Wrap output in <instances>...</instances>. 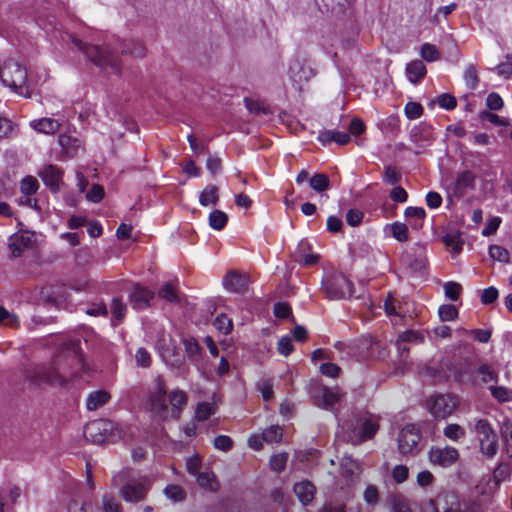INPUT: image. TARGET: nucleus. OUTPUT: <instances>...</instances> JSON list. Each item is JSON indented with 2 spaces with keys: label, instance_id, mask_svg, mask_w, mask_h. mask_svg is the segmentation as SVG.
Masks as SVG:
<instances>
[{
  "label": "nucleus",
  "instance_id": "f257e3e1",
  "mask_svg": "<svg viewBox=\"0 0 512 512\" xmlns=\"http://www.w3.org/2000/svg\"><path fill=\"white\" fill-rule=\"evenodd\" d=\"M79 341H71L68 350L72 353L69 363L73 365L69 370L67 365H59L53 362L49 365H37L26 371V378L34 385L65 386L69 378L79 377L82 373H89L90 368L86 364L81 353Z\"/></svg>",
  "mask_w": 512,
  "mask_h": 512
},
{
  "label": "nucleus",
  "instance_id": "f03ea898",
  "mask_svg": "<svg viewBox=\"0 0 512 512\" xmlns=\"http://www.w3.org/2000/svg\"><path fill=\"white\" fill-rule=\"evenodd\" d=\"M0 79L18 95L25 98L32 96V84L28 80L27 69L14 59H9L0 65Z\"/></svg>",
  "mask_w": 512,
  "mask_h": 512
},
{
  "label": "nucleus",
  "instance_id": "7ed1b4c3",
  "mask_svg": "<svg viewBox=\"0 0 512 512\" xmlns=\"http://www.w3.org/2000/svg\"><path fill=\"white\" fill-rule=\"evenodd\" d=\"M468 428L473 432L479 443L482 458L492 460L498 453V435L491 423L484 418H473L468 421Z\"/></svg>",
  "mask_w": 512,
  "mask_h": 512
},
{
  "label": "nucleus",
  "instance_id": "20e7f679",
  "mask_svg": "<svg viewBox=\"0 0 512 512\" xmlns=\"http://www.w3.org/2000/svg\"><path fill=\"white\" fill-rule=\"evenodd\" d=\"M70 38L75 47L101 70L111 74H120V61L114 53L106 48L103 49L96 45L84 43L74 36H70Z\"/></svg>",
  "mask_w": 512,
  "mask_h": 512
},
{
  "label": "nucleus",
  "instance_id": "39448f33",
  "mask_svg": "<svg viewBox=\"0 0 512 512\" xmlns=\"http://www.w3.org/2000/svg\"><path fill=\"white\" fill-rule=\"evenodd\" d=\"M379 428L378 418L371 414H362L342 425L347 441L354 445L371 439Z\"/></svg>",
  "mask_w": 512,
  "mask_h": 512
},
{
  "label": "nucleus",
  "instance_id": "423d86ee",
  "mask_svg": "<svg viewBox=\"0 0 512 512\" xmlns=\"http://www.w3.org/2000/svg\"><path fill=\"white\" fill-rule=\"evenodd\" d=\"M146 408L156 419L166 420L169 417L166 385L161 376L155 377L151 384L147 394Z\"/></svg>",
  "mask_w": 512,
  "mask_h": 512
},
{
  "label": "nucleus",
  "instance_id": "0eeeda50",
  "mask_svg": "<svg viewBox=\"0 0 512 512\" xmlns=\"http://www.w3.org/2000/svg\"><path fill=\"white\" fill-rule=\"evenodd\" d=\"M322 290L327 298L341 300L352 296L353 283L340 272H330L322 278Z\"/></svg>",
  "mask_w": 512,
  "mask_h": 512
},
{
  "label": "nucleus",
  "instance_id": "6e6552de",
  "mask_svg": "<svg viewBox=\"0 0 512 512\" xmlns=\"http://www.w3.org/2000/svg\"><path fill=\"white\" fill-rule=\"evenodd\" d=\"M151 487V480L147 476L131 477L120 488V495L126 502L136 503L143 501Z\"/></svg>",
  "mask_w": 512,
  "mask_h": 512
},
{
  "label": "nucleus",
  "instance_id": "1a4fd4ad",
  "mask_svg": "<svg viewBox=\"0 0 512 512\" xmlns=\"http://www.w3.org/2000/svg\"><path fill=\"white\" fill-rule=\"evenodd\" d=\"M430 413L436 419H445L457 408L456 397L447 394H440L432 397L427 402Z\"/></svg>",
  "mask_w": 512,
  "mask_h": 512
},
{
  "label": "nucleus",
  "instance_id": "9d476101",
  "mask_svg": "<svg viewBox=\"0 0 512 512\" xmlns=\"http://www.w3.org/2000/svg\"><path fill=\"white\" fill-rule=\"evenodd\" d=\"M429 461L442 468L453 466L459 459V452L452 446H432L428 452Z\"/></svg>",
  "mask_w": 512,
  "mask_h": 512
},
{
  "label": "nucleus",
  "instance_id": "9b49d317",
  "mask_svg": "<svg viewBox=\"0 0 512 512\" xmlns=\"http://www.w3.org/2000/svg\"><path fill=\"white\" fill-rule=\"evenodd\" d=\"M421 440V433L414 424L404 426L398 435V449L401 454L412 453Z\"/></svg>",
  "mask_w": 512,
  "mask_h": 512
},
{
  "label": "nucleus",
  "instance_id": "f8f14e48",
  "mask_svg": "<svg viewBox=\"0 0 512 512\" xmlns=\"http://www.w3.org/2000/svg\"><path fill=\"white\" fill-rule=\"evenodd\" d=\"M38 175L52 192L59 191L60 185L63 183V172L61 169L55 165L47 164L40 169Z\"/></svg>",
  "mask_w": 512,
  "mask_h": 512
},
{
  "label": "nucleus",
  "instance_id": "ddd939ff",
  "mask_svg": "<svg viewBox=\"0 0 512 512\" xmlns=\"http://www.w3.org/2000/svg\"><path fill=\"white\" fill-rule=\"evenodd\" d=\"M153 297L152 291L140 285H135L129 294L130 303L136 310L148 308Z\"/></svg>",
  "mask_w": 512,
  "mask_h": 512
},
{
  "label": "nucleus",
  "instance_id": "4468645a",
  "mask_svg": "<svg viewBox=\"0 0 512 512\" xmlns=\"http://www.w3.org/2000/svg\"><path fill=\"white\" fill-rule=\"evenodd\" d=\"M35 242V234L30 231H21L10 237V248L14 256L33 246Z\"/></svg>",
  "mask_w": 512,
  "mask_h": 512
},
{
  "label": "nucleus",
  "instance_id": "2eb2a0df",
  "mask_svg": "<svg viewBox=\"0 0 512 512\" xmlns=\"http://www.w3.org/2000/svg\"><path fill=\"white\" fill-rule=\"evenodd\" d=\"M248 283L245 275L236 272H230L223 278L225 289L233 293H244L248 289Z\"/></svg>",
  "mask_w": 512,
  "mask_h": 512
},
{
  "label": "nucleus",
  "instance_id": "dca6fc26",
  "mask_svg": "<svg viewBox=\"0 0 512 512\" xmlns=\"http://www.w3.org/2000/svg\"><path fill=\"white\" fill-rule=\"evenodd\" d=\"M168 400L171 405V409H169V416L178 419L182 410L188 403V396L186 392L180 389H174L169 393Z\"/></svg>",
  "mask_w": 512,
  "mask_h": 512
},
{
  "label": "nucleus",
  "instance_id": "f3484780",
  "mask_svg": "<svg viewBox=\"0 0 512 512\" xmlns=\"http://www.w3.org/2000/svg\"><path fill=\"white\" fill-rule=\"evenodd\" d=\"M113 429V423L110 421H94L88 424L85 428V435L87 437L91 436L93 441L102 442L106 440L105 433Z\"/></svg>",
  "mask_w": 512,
  "mask_h": 512
},
{
  "label": "nucleus",
  "instance_id": "a211bd4d",
  "mask_svg": "<svg viewBox=\"0 0 512 512\" xmlns=\"http://www.w3.org/2000/svg\"><path fill=\"white\" fill-rule=\"evenodd\" d=\"M423 343L424 342V336L415 330H406L403 333H401L397 340H396V347L398 349V352L400 353L401 357H404V355H408L409 348L406 346V343Z\"/></svg>",
  "mask_w": 512,
  "mask_h": 512
},
{
  "label": "nucleus",
  "instance_id": "6ab92c4d",
  "mask_svg": "<svg viewBox=\"0 0 512 512\" xmlns=\"http://www.w3.org/2000/svg\"><path fill=\"white\" fill-rule=\"evenodd\" d=\"M317 140L324 146L330 145L332 142L346 145L350 142L351 137L349 133L338 130H322L319 132Z\"/></svg>",
  "mask_w": 512,
  "mask_h": 512
},
{
  "label": "nucleus",
  "instance_id": "aec40b11",
  "mask_svg": "<svg viewBox=\"0 0 512 512\" xmlns=\"http://www.w3.org/2000/svg\"><path fill=\"white\" fill-rule=\"evenodd\" d=\"M320 393L321 400L319 401L318 406L327 410L332 409L337 403H339L343 396L342 390L338 386L332 388L323 387Z\"/></svg>",
  "mask_w": 512,
  "mask_h": 512
},
{
  "label": "nucleus",
  "instance_id": "412c9836",
  "mask_svg": "<svg viewBox=\"0 0 512 512\" xmlns=\"http://www.w3.org/2000/svg\"><path fill=\"white\" fill-rule=\"evenodd\" d=\"M61 126L59 120L54 118H38L30 121V127L38 133L52 135L56 133Z\"/></svg>",
  "mask_w": 512,
  "mask_h": 512
},
{
  "label": "nucleus",
  "instance_id": "4be33fe9",
  "mask_svg": "<svg viewBox=\"0 0 512 512\" xmlns=\"http://www.w3.org/2000/svg\"><path fill=\"white\" fill-rule=\"evenodd\" d=\"M294 493L299 501L304 505H309L315 496V486L308 480H303L294 485Z\"/></svg>",
  "mask_w": 512,
  "mask_h": 512
},
{
  "label": "nucleus",
  "instance_id": "5701e85b",
  "mask_svg": "<svg viewBox=\"0 0 512 512\" xmlns=\"http://www.w3.org/2000/svg\"><path fill=\"white\" fill-rule=\"evenodd\" d=\"M58 143L67 157H74L82 148V141L68 134H60Z\"/></svg>",
  "mask_w": 512,
  "mask_h": 512
},
{
  "label": "nucleus",
  "instance_id": "b1692460",
  "mask_svg": "<svg viewBox=\"0 0 512 512\" xmlns=\"http://www.w3.org/2000/svg\"><path fill=\"white\" fill-rule=\"evenodd\" d=\"M110 399L108 392L104 390L93 391L86 398V407L89 411H95L104 406Z\"/></svg>",
  "mask_w": 512,
  "mask_h": 512
},
{
  "label": "nucleus",
  "instance_id": "393cba45",
  "mask_svg": "<svg viewBox=\"0 0 512 512\" xmlns=\"http://www.w3.org/2000/svg\"><path fill=\"white\" fill-rule=\"evenodd\" d=\"M426 73V67L421 60H413L406 65V74L411 83H418Z\"/></svg>",
  "mask_w": 512,
  "mask_h": 512
},
{
  "label": "nucleus",
  "instance_id": "a878e982",
  "mask_svg": "<svg viewBox=\"0 0 512 512\" xmlns=\"http://www.w3.org/2000/svg\"><path fill=\"white\" fill-rule=\"evenodd\" d=\"M342 475L348 482L354 481V478L359 475L360 468L358 463L351 457H343L340 463Z\"/></svg>",
  "mask_w": 512,
  "mask_h": 512
},
{
  "label": "nucleus",
  "instance_id": "bb28decb",
  "mask_svg": "<svg viewBox=\"0 0 512 512\" xmlns=\"http://www.w3.org/2000/svg\"><path fill=\"white\" fill-rule=\"evenodd\" d=\"M405 216L409 219L410 225L414 229L421 228L423 225L424 218L426 216V211L422 207H407L405 209Z\"/></svg>",
  "mask_w": 512,
  "mask_h": 512
},
{
  "label": "nucleus",
  "instance_id": "cd10ccee",
  "mask_svg": "<svg viewBox=\"0 0 512 512\" xmlns=\"http://www.w3.org/2000/svg\"><path fill=\"white\" fill-rule=\"evenodd\" d=\"M307 247V243L302 241L300 242L297 251L295 252V260L305 266L314 265L318 262L319 256L317 254H307L305 253V248Z\"/></svg>",
  "mask_w": 512,
  "mask_h": 512
},
{
  "label": "nucleus",
  "instance_id": "c85d7f7f",
  "mask_svg": "<svg viewBox=\"0 0 512 512\" xmlns=\"http://www.w3.org/2000/svg\"><path fill=\"white\" fill-rule=\"evenodd\" d=\"M443 434L446 438L453 442H458L466 437L465 429L456 423L448 424L443 429Z\"/></svg>",
  "mask_w": 512,
  "mask_h": 512
},
{
  "label": "nucleus",
  "instance_id": "c756f323",
  "mask_svg": "<svg viewBox=\"0 0 512 512\" xmlns=\"http://www.w3.org/2000/svg\"><path fill=\"white\" fill-rule=\"evenodd\" d=\"M218 201V189L214 185L207 186L199 197L202 206L215 205Z\"/></svg>",
  "mask_w": 512,
  "mask_h": 512
},
{
  "label": "nucleus",
  "instance_id": "7c9ffc66",
  "mask_svg": "<svg viewBox=\"0 0 512 512\" xmlns=\"http://www.w3.org/2000/svg\"><path fill=\"white\" fill-rule=\"evenodd\" d=\"M216 408L213 403L200 402L195 409V419L197 421H205L215 414Z\"/></svg>",
  "mask_w": 512,
  "mask_h": 512
},
{
  "label": "nucleus",
  "instance_id": "2f4dec72",
  "mask_svg": "<svg viewBox=\"0 0 512 512\" xmlns=\"http://www.w3.org/2000/svg\"><path fill=\"white\" fill-rule=\"evenodd\" d=\"M20 325L19 317L0 306V326L16 328Z\"/></svg>",
  "mask_w": 512,
  "mask_h": 512
},
{
  "label": "nucleus",
  "instance_id": "473e14b6",
  "mask_svg": "<svg viewBox=\"0 0 512 512\" xmlns=\"http://www.w3.org/2000/svg\"><path fill=\"white\" fill-rule=\"evenodd\" d=\"M145 47L140 41L131 40L122 48V53L129 54L136 58H141L145 55Z\"/></svg>",
  "mask_w": 512,
  "mask_h": 512
},
{
  "label": "nucleus",
  "instance_id": "72a5a7b5",
  "mask_svg": "<svg viewBox=\"0 0 512 512\" xmlns=\"http://www.w3.org/2000/svg\"><path fill=\"white\" fill-rule=\"evenodd\" d=\"M228 217L221 210H214L209 215V225L214 230H222L227 224Z\"/></svg>",
  "mask_w": 512,
  "mask_h": 512
},
{
  "label": "nucleus",
  "instance_id": "f704fd0d",
  "mask_svg": "<svg viewBox=\"0 0 512 512\" xmlns=\"http://www.w3.org/2000/svg\"><path fill=\"white\" fill-rule=\"evenodd\" d=\"M310 187L316 192H323L330 186V181L325 174H315L309 180Z\"/></svg>",
  "mask_w": 512,
  "mask_h": 512
},
{
  "label": "nucleus",
  "instance_id": "c9c22d12",
  "mask_svg": "<svg viewBox=\"0 0 512 512\" xmlns=\"http://www.w3.org/2000/svg\"><path fill=\"white\" fill-rule=\"evenodd\" d=\"M160 298L167 300L170 303L180 302V297L176 288L171 283H165L158 292Z\"/></svg>",
  "mask_w": 512,
  "mask_h": 512
},
{
  "label": "nucleus",
  "instance_id": "e433bc0d",
  "mask_svg": "<svg viewBox=\"0 0 512 512\" xmlns=\"http://www.w3.org/2000/svg\"><path fill=\"white\" fill-rule=\"evenodd\" d=\"M197 483L200 487L215 490L217 488V481L215 479V475L212 472H201L197 476Z\"/></svg>",
  "mask_w": 512,
  "mask_h": 512
},
{
  "label": "nucleus",
  "instance_id": "4c0bfd02",
  "mask_svg": "<svg viewBox=\"0 0 512 512\" xmlns=\"http://www.w3.org/2000/svg\"><path fill=\"white\" fill-rule=\"evenodd\" d=\"M421 57L427 62H435L440 58V52L437 47L430 43H424L420 49Z\"/></svg>",
  "mask_w": 512,
  "mask_h": 512
},
{
  "label": "nucleus",
  "instance_id": "58836bf2",
  "mask_svg": "<svg viewBox=\"0 0 512 512\" xmlns=\"http://www.w3.org/2000/svg\"><path fill=\"white\" fill-rule=\"evenodd\" d=\"M282 428L279 425H272L262 432V438L267 443H277L282 439Z\"/></svg>",
  "mask_w": 512,
  "mask_h": 512
},
{
  "label": "nucleus",
  "instance_id": "ea45409f",
  "mask_svg": "<svg viewBox=\"0 0 512 512\" xmlns=\"http://www.w3.org/2000/svg\"><path fill=\"white\" fill-rule=\"evenodd\" d=\"M185 351L191 361H198L200 356V346L194 338L183 339Z\"/></svg>",
  "mask_w": 512,
  "mask_h": 512
},
{
  "label": "nucleus",
  "instance_id": "a19ab883",
  "mask_svg": "<svg viewBox=\"0 0 512 512\" xmlns=\"http://www.w3.org/2000/svg\"><path fill=\"white\" fill-rule=\"evenodd\" d=\"M164 494L173 502L183 501L186 497L185 490L182 487L173 484L166 486L164 489Z\"/></svg>",
  "mask_w": 512,
  "mask_h": 512
},
{
  "label": "nucleus",
  "instance_id": "79ce46f5",
  "mask_svg": "<svg viewBox=\"0 0 512 512\" xmlns=\"http://www.w3.org/2000/svg\"><path fill=\"white\" fill-rule=\"evenodd\" d=\"M489 256L498 262L508 263L510 260V254L507 249L500 245H491L489 247Z\"/></svg>",
  "mask_w": 512,
  "mask_h": 512
},
{
  "label": "nucleus",
  "instance_id": "37998d69",
  "mask_svg": "<svg viewBox=\"0 0 512 512\" xmlns=\"http://www.w3.org/2000/svg\"><path fill=\"white\" fill-rule=\"evenodd\" d=\"M39 183L33 176H26L20 182V190L25 195H33L37 192Z\"/></svg>",
  "mask_w": 512,
  "mask_h": 512
},
{
  "label": "nucleus",
  "instance_id": "c03bdc74",
  "mask_svg": "<svg viewBox=\"0 0 512 512\" xmlns=\"http://www.w3.org/2000/svg\"><path fill=\"white\" fill-rule=\"evenodd\" d=\"M438 315L442 322L453 321L458 317V310L454 305H441L438 309Z\"/></svg>",
  "mask_w": 512,
  "mask_h": 512
},
{
  "label": "nucleus",
  "instance_id": "a18cd8bd",
  "mask_svg": "<svg viewBox=\"0 0 512 512\" xmlns=\"http://www.w3.org/2000/svg\"><path fill=\"white\" fill-rule=\"evenodd\" d=\"M445 296L452 301H457L462 291V286L453 281H448L443 284Z\"/></svg>",
  "mask_w": 512,
  "mask_h": 512
},
{
  "label": "nucleus",
  "instance_id": "49530a36",
  "mask_svg": "<svg viewBox=\"0 0 512 512\" xmlns=\"http://www.w3.org/2000/svg\"><path fill=\"white\" fill-rule=\"evenodd\" d=\"M256 386L265 402H269L273 399V385L270 380L261 379L259 382H257Z\"/></svg>",
  "mask_w": 512,
  "mask_h": 512
},
{
  "label": "nucleus",
  "instance_id": "de8ad7c7",
  "mask_svg": "<svg viewBox=\"0 0 512 512\" xmlns=\"http://www.w3.org/2000/svg\"><path fill=\"white\" fill-rule=\"evenodd\" d=\"M511 468L508 463L501 462L493 471V477L496 483L507 480L510 476Z\"/></svg>",
  "mask_w": 512,
  "mask_h": 512
},
{
  "label": "nucleus",
  "instance_id": "09e8293b",
  "mask_svg": "<svg viewBox=\"0 0 512 512\" xmlns=\"http://www.w3.org/2000/svg\"><path fill=\"white\" fill-rule=\"evenodd\" d=\"M464 81L469 89H476L478 86V74L473 65H469L464 72Z\"/></svg>",
  "mask_w": 512,
  "mask_h": 512
},
{
  "label": "nucleus",
  "instance_id": "8fccbe9b",
  "mask_svg": "<svg viewBox=\"0 0 512 512\" xmlns=\"http://www.w3.org/2000/svg\"><path fill=\"white\" fill-rule=\"evenodd\" d=\"M391 235L399 242H404L408 239L407 226L400 222H395L391 225Z\"/></svg>",
  "mask_w": 512,
  "mask_h": 512
},
{
  "label": "nucleus",
  "instance_id": "3c124183",
  "mask_svg": "<svg viewBox=\"0 0 512 512\" xmlns=\"http://www.w3.org/2000/svg\"><path fill=\"white\" fill-rule=\"evenodd\" d=\"M490 390L492 396L501 402H507L512 399V391L504 386H491Z\"/></svg>",
  "mask_w": 512,
  "mask_h": 512
},
{
  "label": "nucleus",
  "instance_id": "603ef678",
  "mask_svg": "<svg viewBox=\"0 0 512 512\" xmlns=\"http://www.w3.org/2000/svg\"><path fill=\"white\" fill-rule=\"evenodd\" d=\"M215 328L223 334H228L231 332L233 328L232 320L229 319L226 315L222 314L217 316L214 321Z\"/></svg>",
  "mask_w": 512,
  "mask_h": 512
},
{
  "label": "nucleus",
  "instance_id": "864d4df0",
  "mask_svg": "<svg viewBox=\"0 0 512 512\" xmlns=\"http://www.w3.org/2000/svg\"><path fill=\"white\" fill-rule=\"evenodd\" d=\"M392 512H412L408 501L400 495H394L391 498Z\"/></svg>",
  "mask_w": 512,
  "mask_h": 512
},
{
  "label": "nucleus",
  "instance_id": "5fc2aeb1",
  "mask_svg": "<svg viewBox=\"0 0 512 512\" xmlns=\"http://www.w3.org/2000/svg\"><path fill=\"white\" fill-rule=\"evenodd\" d=\"M288 455L286 453H279L273 455L270 459V467L275 472H281L285 469Z\"/></svg>",
  "mask_w": 512,
  "mask_h": 512
},
{
  "label": "nucleus",
  "instance_id": "6e6d98bb",
  "mask_svg": "<svg viewBox=\"0 0 512 512\" xmlns=\"http://www.w3.org/2000/svg\"><path fill=\"white\" fill-rule=\"evenodd\" d=\"M492 70L504 78H510L512 76V54L507 55L506 61L498 64Z\"/></svg>",
  "mask_w": 512,
  "mask_h": 512
},
{
  "label": "nucleus",
  "instance_id": "4d7b16f0",
  "mask_svg": "<svg viewBox=\"0 0 512 512\" xmlns=\"http://www.w3.org/2000/svg\"><path fill=\"white\" fill-rule=\"evenodd\" d=\"M475 175L471 171H464L457 178V186L462 189L473 188Z\"/></svg>",
  "mask_w": 512,
  "mask_h": 512
},
{
  "label": "nucleus",
  "instance_id": "13d9d810",
  "mask_svg": "<svg viewBox=\"0 0 512 512\" xmlns=\"http://www.w3.org/2000/svg\"><path fill=\"white\" fill-rule=\"evenodd\" d=\"M404 112L408 119H418L423 113V107L417 102H408L405 105Z\"/></svg>",
  "mask_w": 512,
  "mask_h": 512
},
{
  "label": "nucleus",
  "instance_id": "bf43d9fd",
  "mask_svg": "<svg viewBox=\"0 0 512 512\" xmlns=\"http://www.w3.org/2000/svg\"><path fill=\"white\" fill-rule=\"evenodd\" d=\"M478 374L481 376L483 383L497 382L498 375L487 364H483L478 368Z\"/></svg>",
  "mask_w": 512,
  "mask_h": 512
},
{
  "label": "nucleus",
  "instance_id": "052dcab7",
  "mask_svg": "<svg viewBox=\"0 0 512 512\" xmlns=\"http://www.w3.org/2000/svg\"><path fill=\"white\" fill-rule=\"evenodd\" d=\"M135 361L138 366L148 368L151 365V355L145 348L140 347L135 353Z\"/></svg>",
  "mask_w": 512,
  "mask_h": 512
},
{
  "label": "nucleus",
  "instance_id": "680f3d73",
  "mask_svg": "<svg viewBox=\"0 0 512 512\" xmlns=\"http://www.w3.org/2000/svg\"><path fill=\"white\" fill-rule=\"evenodd\" d=\"M443 241L447 247L452 249L453 254H458L461 252L463 243L459 240L457 235L447 234L443 237Z\"/></svg>",
  "mask_w": 512,
  "mask_h": 512
},
{
  "label": "nucleus",
  "instance_id": "e2e57ef3",
  "mask_svg": "<svg viewBox=\"0 0 512 512\" xmlns=\"http://www.w3.org/2000/svg\"><path fill=\"white\" fill-rule=\"evenodd\" d=\"M383 180L390 185H395L400 182L401 174L395 167L387 166L385 167Z\"/></svg>",
  "mask_w": 512,
  "mask_h": 512
},
{
  "label": "nucleus",
  "instance_id": "0e129e2a",
  "mask_svg": "<svg viewBox=\"0 0 512 512\" xmlns=\"http://www.w3.org/2000/svg\"><path fill=\"white\" fill-rule=\"evenodd\" d=\"M480 118L497 126H506L508 124V120L506 118L500 117L489 111H482L480 113Z\"/></svg>",
  "mask_w": 512,
  "mask_h": 512
},
{
  "label": "nucleus",
  "instance_id": "69168bd1",
  "mask_svg": "<svg viewBox=\"0 0 512 512\" xmlns=\"http://www.w3.org/2000/svg\"><path fill=\"white\" fill-rule=\"evenodd\" d=\"M201 465H202L201 459L197 455L189 457L186 461V468H187L188 473L195 477L199 473H201L200 472Z\"/></svg>",
  "mask_w": 512,
  "mask_h": 512
},
{
  "label": "nucleus",
  "instance_id": "338daca9",
  "mask_svg": "<svg viewBox=\"0 0 512 512\" xmlns=\"http://www.w3.org/2000/svg\"><path fill=\"white\" fill-rule=\"evenodd\" d=\"M499 292L494 286H490L482 291L481 302L485 305L495 302L498 298Z\"/></svg>",
  "mask_w": 512,
  "mask_h": 512
},
{
  "label": "nucleus",
  "instance_id": "774afa93",
  "mask_svg": "<svg viewBox=\"0 0 512 512\" xmlns=\"http://www.w3.org/2000/svg\"><path fill=\"white\" fill-rule=\"evenodd\" d=\"M103 511L121 512V505L116 501V499L113 496L105 495L103 497Z\"/></svg>",
  "mask_w": 512,
  "mask_h": 512
}]
</instances>
